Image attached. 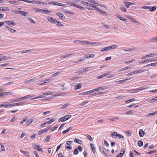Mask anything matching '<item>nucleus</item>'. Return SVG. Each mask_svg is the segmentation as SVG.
I'll use <instances>...</instances> for the list:
<instances>
[{"label": "nucleus", "mask_w": 157, "mask_h": 157, "mask_svg": "<svg viewBox=\"0 0 157 157\" xmlns=\"http://www.w3.org/2000/svg\"><path fill=\"white\" fill-rule=\"evenodd\" d=\"M71 116H72L71 115H67L64 117H61L58 120V121L59 122L65 121L70 118Z\"/></svg>", "instance_id": "1"}, {"label": "nucleus", "mask_w": 157, "mask_h": 157, "mask_svg": "<svg viewBox=\"0 0 157 157\" xmlns=\"http://www.w3.org/2000/svg\"><path fill=\"white\" fill-rule=\"evenodd\" d=\"M105 89H106V88L105 87H98L95 89L90 90L89 92L90 93H92L95 92H97L99 90H104Z\"/></svg>", "instance_id": "2"}, {"label": "nucleus", "mask_w": 157, "mask_h": 157, "mask_svg": "<svg viewBox=\"0 0 157 157\" xmlns=\"http://www.w3.org/2000/svg\"><path fill=\"white\" fill-rule=\"evenodd\" d=\"M82 1V3L84 4L85 5H86L87 6H90L92 8H93L95 10H96V9L97 8V7L94 5L92 4L89 3L87 2H86L84 1Z\"/></svg>", "instance_id": "3"}, {"label": "nucleus", "mask_w": 157, "mask_h": 157, "mask_svg": "<svg viewBox=\"0 0 157 157\" xmlns=\"http://www.w3.org/2000/svg\"><path fill=\"white\" fill-rule=\"evenodd\" d=\"M2 107H4L6 108H10L12 106V104H9V103L6 102L4 104H2Z\"/></svg>", "instance_id": "4"}, {"label": "nucleus", "mask_w": 157, "mask_h": 157, "mask_svg": "<svg viewBox=\"0 0 157 157\" xmlns=\"http://www.w3.org/2000/svg\"><path fill=\"white\" fill-rule=\"evenodd\" d=\"M96 10L98 12H99L101 13V14H102L103 15L106 16L108 14L106 12L101 10L98 7H97V8L96 9Z\"/></svg>", "instance_id": "5"}, {"label": "nucleus", "mask_w": 157, "mask_h": 157, "mask_svg": "<svg viewBox=\"0 0 157 157\" xmlns=\"http://www.w3.org/2000/svg\"><path fill=\"white\" fill-rule=\"evenodd\" d=\"M53 80L51 78L46 79L42 81V82L40 83L41 85H44L45 84L49 82H51Z\"/></svg>", "instance_id": "6"}, {"label": "nucleus", "mask_w": 157, "mask_h": 157, "mask_svg": "<svg viewBox=\"0 0 157 157\" xmlns=\"http://www.w3.org/2000/svg\"><path fill=\"white\" fill-rule=\"evenodd\" d=\"M56 14L58 16L60 19L64 20L66 18L61 13H56Z\"/></svg>", "instance_id": "7"}, {"label": "nucleus", "mask_w": 157, "mask_h": 157, "mask_svg": "<svg viewBox=\"0 0 157 157\" xmlns=\"http://www.w3.org/2000/svg\"><path fill=\"white\" fill-rule=\"evenodd\" d=\"M155 55L154 54H149L148 55H146L142 57V59H145L149 57H153L155 56Z\"/></svg>", "instance_id": "8"}, {"label": "nucleus", "mask_w": 157, "mask_h": 157, "mask_svg": "<svg viewBox=\"0 0 157 157\" xmlns=\"http://www.w3.org/2000/svg\"><path fill=\"white\" fill-rule=\"evenodd\" d=\"M156 61V60L155 59H147L146 60H143V61H141L140 63H144L146 62H151L152 61Z\"/></svg>", "instance_id": "9"}, {"label": "nucleus", "mask_w": 157, "mask_h": 157, "mask_svg": "<svg viewBox=\"0 0 157 157\" xmlns=\"http://www.w3.org/2000/svg\"><path fill=\"white\" fill-rule=\"evenodd\" d=\"M25 104L24 102H21L17 103H14L12 104V106H19L21 105H24Z\"/></svg>", "instance_id": "10"}, {"label": "nucleus", "mask_w": 157, "mask_h": 157, "mask_svg": "<svg viewBox=\"0 0 157 157\" xmlns=\"http://www.w3.org/2000/svg\"><path fill=\"white\" fill-rule=\"evenodd\" d=\"M124 152V149H122L120 153L117 155L116 157H121Z\"/></svg>", "instance_id": "11"}, {"label": "nucleus", "mask_w": 157, "mask_h": 157, "mask_svg": "<svg viewBox=\"0 0 157 157\" xmlns=\"http://www.w3.org/2000/svg\"><path fill=\"white\" fill-rule=\"evenodd\" d=\"M51 4H53L55 5L59 6H64V5L63 4H62L61 3H59V2H52L51 3Z\"/></svg>", "instance_id": "12"}, {"label": "nucleus", "mask_w": 157, "mask_h": 157, "mask_svg": "<svg viewBox=\"0 0 157 157\" xmlns=\"http://www.w3.org/2000/svg\"><path fill=\"white\" fill-rule=\"evenodd\" d=\"M118 134L115 132H113L111 133V136L112 137L117 138Z\"/></svg>", "instance_id": "13"}, {"label": "nucleus", "mask_w": 157, "mask_h": 157, "mask_svg": "<svg viewBox=\"0 0 157 157\" xmlns=\"http://www.w3.org/2000/svg\"><path fill=\"white\" fill-rule=\"evenodd\" d=\"M62 11L63 12L66 13L68 14H74V13L71 12V11H69V10H68L67 9H63V10H62Z\"/></svg>", "instance_id": "14"}, {"label": "nucleus", "mask_w": 157, "mask_h": 157, "mask_svg": "<svg viewBox=\"0 0 157 157\" xmlns=\"http://www.w3.org/2000/svg\"><path fill=\"white\" fill-rule=\"evenodd\" d=\"M157 101V96L148 100V102L151 103H153Z\"/></svg>", "instance_id": "15"}, {"label": "nucleus", "mask_w": 157, "mask_h": 157, "mask_svg": "<svg viewBox=\"0 0 157 157\" xmlns=\"http://www.w3.org/2000/svg\"><path fill=\"white\" fill-rule=\"evenodd\" d=\"M10 57L7 56H4L2 57L1 58V61H2L3 60H6L7 59H10Z\"/></svg>", "instance_id": "16"}, {"label": "nucleus", "mask_w": 157, "mask_h": 157, "mask_svg": "<svg viewBox=\"0 0 157 157\" xmlns=\"http://www.w3.org/2000/svg\"><path fill=\"white\" fill-rule=\"evenodd\" d=\"M139 134L140 137H143L144 135V132L142 129H140L139 131Z\"/></svg>", "instance_id": "17"}, {"label": "nucleus", "mask_w": 157, "mask_h": 157, "mask_svg": "<svg viewBox=\"0 0 157 157\" xmlns=\"http://www.w3.org/2000/svg\"><path fill=\"white\" fill-rule=\"evenodd\" d=\"M74 141L76 143L79 144H82V141L77 138H75L74 139Z\"/></svg>", "instance_id": "18"}, {"label": "nucleus", "mask_w": 157, "mask_h": 157, "mask_svg": "<svg viewBox=\"0 0 157 157\" xmlns=\"http://www.w3.org/2000/svg\"><path fill=\"white\" fill-rule=\"evenodd\" d=\"M18 13L24 16H26V14H28L27 12L23 11H19L18 12Z\"/></svg>", "instance_id": "19"}, {"label": "nucleus", "mask_w": 157, "mask_h": 157, "mask_svg": "<svg viewBox=\"0 0 157 157\" xmlns=\"http://www.w3.org/2000/svg\"><path fill=\"white\" fill-rule=\"evenodd\" d=\"M127 80V79H124L121 80H119V81H116L115 82L116 83L119 84H120V83H123L124 82H126Z\"/></svg>", "instance_id": "20"}, {"label": "nucleus", "mask_w": 157, "mask_h": 157, "mask_svg": "<svg viewBox=\"0 0 157 157\" xmlns=\"http://www.w3.org/2000/svg\"><path fill=\"white\" fill-rule=\"evenodd\" d=\"M11 100H12L13 102H15L23 100V98L22 97L21 98H17L16 99H11Z\"/></svg>", "instance_id": "21"}, {"label": "nucleus", "mask_w": 157, "mask_h": 157, "mask_svg": "<svg viewBox=\"0 0 157 157\" xmlns=\"http://www.w3.org/2000/svg\"><path fill=\"white\" fill-rule=\"evenodd\" d=\"M61 71H57L56 73H55L54 74H52L51 75V76L52 77H55V76H58L59 74L61 73Z\"/></svg>", "instance_id": "22"}, {"label": "nucleus", "mask_w": 157, "mask_h": 157, "mask_svg": "<svg viewBox=\"0 0 157 157\" xmlns=\"http://www.w3.org/2000/svg\"><path fill=\"white\" fill-rule=\"evenodd\" d=\"M47 19L51 23H54L55 22V20L51 17H48Z\"/></svg>", "instance_id": "23"}, {"label": "nucleus", "mask_w": 157, "mask_h": 157, "mask_svg": "<svg viewBox=\"0 0 157 157\" xmlns=\"http://www.w3.org/2000/svg\"><path fill=\"white\" fill-rule=\"evenodd\" d=\"M90 145L92 148L93 153H95L96 152V150L94 148V144H90Z\"/></svg>", "instance_id": "24"}, {"label": "nucleus", "mask_w": 157, "mask_h": 157, "mask_svg": "<svg viewBox=\"0 0 157 157\" xmlns=\"http://www.w3.org/2000/svg\"><path fill=\"white\" fill-rule=\"evenodd\" d=\"M145 70L144 69L143 70H138L136 71H134V72H135V74H138L139 73H140L143 72L145 71Z\"/></svg>", "instance_id": "25"}, {"label": "nucleus", "mask_w": 157, "mask_h": 157, "mask_svg": "<svg viewBox=\"0 0 157 157\" xmlns=\"http://www.w3.org/2000/svg\"><path fill=\"white\" fill-rule=\"evenodd\" d=\"M33 95H27L25 96L22 97V98H23V100L26 99H29L30 98H31L33 97Z\"/></svg>", "instance_id": "26"}, {"label": "nucleus", "mask_w": 157, "mask_h": 157, "mask_svg": "<svg viewBox=\"0 0 157 157\" xmlns=\"http://www.w3.org/2000/svg\"><path fill=\"white\" fill-rule=\"evenodd\" d=\"M70 104L68 103H66L64 105H63L61 107V108L62 109H63L67 107Z\"/></svg>", "instance_id": "27"}, {"label": "nucleus", "mask_w": 157, "mask_h": 157, "mask_svg": "<svg viewBox=\"0 0 157 157\" xmlns=\"http://www.w3.org/2000/svg\"><path fill=\"white\" fill-rule=\"evenodd\" d=\"M82 87V86L80 84H79L75 86V90H77L78 89H80Z\"/></svg>", "instance_id": "28"}, {"label": "nucleus", "mask_w": 157, "mask_h": 157, "mask_svg": "<svg viewBox=\"0 0 157 157\" xmlns=\"http://www.w3.org/2000/svg\"><path fill=\"white\" fill-rule=\"evenodd\" d=\"M51 126L49 125L46 128H45V129H43V130L44 131V132H47L50 129H51Z\"/></svg>", "instance_id": "29"}, {"label": "nucleus", "mask_w": 157, "mask_h": 157, "mask_svg": "<svg viewBox=\"0 0 157 157\" xmlns=\"http://www.w3.org/2000/svg\"><path fill=\"white\" fill-rule=\"evenodd\" d=\"M156 114H157V111H155L153 113H152L148 114L146 116L148 117L151 116H155Z\"/></svg>", "instance_id": "30"}, {"label": "nucleus", "mask_w": 157, "mask_h": 157, "mask_svg": "<svg viewBox=\"0 0 157 157\" xmlns=\"http://www.w3.org/2000/svg\"><path fill=\"white\" fill-rule=\"evenodd\" d=\"M117 47V46L116 44L112 45L109 46V50L113 49H115Z\"/></svg>", "instance_id": "31"}, {"label": "nucleus", "mask_w": 157, "mask_h": 157, "mask_svg": "<svg viewBox=\"0 0 157 157\" xmlns=\"http://www.w3.org/2000/svg\"><path fill=\"white\" fill-rule=\"evenodd\" d=\"M95 55L94 54H91L89 56H84V58L86 59H89L90 58H93L94 56Z\"/></svg>", "instance_id": "32"}, {"label": "nucleus", "mask_w": 157, "mask_h": 157, "mask_svg": "<svg viewBox=\"0 0 157 157\" xmlns=\"http://www.w3.org/2000/svg\"><path fill=\"white\" fill-rule=\"evenodd\" d=\"M99 44V43L98 42H93L91 41H88L87 42V45H92L94 44H97V45H98V44Z\"/></svg>", "instance_id": "33"}, {"label": "nucleus", "mask_w": 157, "mask_h": 157, "mask_svg": "<svg viewBox=\"0 0 157 157\" xmlns=\"http://www.w3.org/2000/svg\"><path fill=\"white\" fill-rule=\"evenodd\" d=\"M156 9V6H154L152 7H150L149 11L152 12L155 11Z\"/></svg>", "instance_id": "34"}, {"label": "nucleus", "mask_w": 157, "mask_h": 157, "mask_svg": "<svg viewBox=\"0 0 157 157\" xmlns=\"http://www.w3.org/2000/svg\"><path fill=\"white\" fill-rule=\"evenodd\" d=\"M9 2H10L11 3H12V4L15 5H17L19 4V2H17V1H9Z\"/></svg>", "instance_id": "35"}, {"label": "nucleus", "mask_w": 157, "mask_h": 157, "mask_svg": "<svg viewBox=\"0 0 157 157\" xmlns=\"http://www.w3.org/2000/svg\"><path fill=\"white\" fill-rule=\"evenodd\" d=\"M5 22L8 25H15L14 23L13 22H13H11L9 21H5Z\"/></svg>", "instance_id": "36"}, {"label": "nucleus", "mask_w": 157, "mask_h": 157, "mask_svg": "<svg viewBox=\"0 0 157 157\" xmlns=\"http://www.w3.org/2000/svg\"><path fill=\"white\" fill-rule=\"evenodd\" d=\"M109 50V46H108V47H105V48L102 49H101V51H102V52H104L105 51H108Z\"/></svg>", "instance_id": "37"}, {"label": "nucleus", "mask_w": 157, "mask_h": 157, "mask_svg": "<svg viewBox=\"0 0 157 157\" xmlns=\"http://www.w3.org/2000/svg\"><path fill=\"white\" fill-rule=\"evenodd\" d=\"M35 149H36L40 151H43L42 149L41 148L39 145H38V146L36 147H35Z\"/></svg>", "instance_id": "38"}, {"label": "nucleus", "mask_w": 157, "mask_h": 157, "mask_svg": "<svg viewBox=\"0 0 157 157\" xmlns=\"http://www.w3.org/2000/svg\"><path fill=\"white\" fill-rule=\"evenodd\" d=\"M21 152L25 155V156L28 157L29 156V153L27 151H23Z\"/></svg>", "instance_id": "39"}, {"label": "nucleus", "mask_w": 157, "mask_h": 157, "mask_svg": "<svg viewBox=\"0 0 157 157\" xmlns=\"http://www.w3.org/2000/svg\"><path fill=\"white\" fill-rule=\"evenodd\" d=\"M134 112L133 110H130L126 112L125 113V114L126 115H128L133 113H134Z\"/></svg>", "instance_id": "40"}, {"label": "nucleus", "mask_w": 157, "mask_h": 157, "mask_svg": "<svg viewBox=\"0 0 157 157\" xmlns=\"http://www.w3.org/2000/svg\"><path fill=\"white\" fill-rule=\"evenodd\" d=\"M157 152V151L156 150H154L153 151H150L149 152H147V154H152L154 153H155Z\"/></svg>", "instance_id": "41"}, {"label": "nucleus", "mask_w": 157, "mask_h": 157, "mask_svg": "<svg viewBox=\"0 0 157 157\" xmlns=\"http://www.w3.org/2000/svg\"><path fill=\"white\" fill-rule=\"evenodd\" d=\"M117 138L123 140L124 139V136L122 135L118 134Z\"/></svg>", "instance_id": "42"}, {"label": "nucleus", "mask_w": 157, "mask_h": 157, "mask_svg": "<svg viewBox=\"0 0 157 157\" xmlns=\"http://www.w3.org/2000/svg\"><path fill=\"white\" fill-rule=\"evenodd\" d=\"M90 94V93L89 91H87L86 92H84L81 93H80L79 94V95H85L88 94Z\"/></svg>", "instance_id": "43"}, {"label": "nucleus", "mask_w": 157, "mask_h": 157, "mask_svg": "<svg viewBox=\"0 0 157 157\" xmlns=\"http://www.w3.org/2000/svg\"><path fill=\"white\" fill-rule=\"evenodd\" d=\"M53 93L52 92H44L43 93V94L44 95H50L52 94Z\"/></svg>", "instance_id": "44"}, {"label": "nucleus", "mask_w": 157, "mask_h": 157, "mask_svg": "<svg viewBox=\"0 0 157 157\" xmlns=\"http://www.w3.org/2000/svg\"><path fill=\"white\" fill-rule=\"evenodd\" d=\"M135 101V99H134V98H132V99H128V100H127L126 101V103L131 102H132V101Z\"/></svg>", "instance_id": "45"}, {"label": "nucleus", "mask_w": 157, "mask_h": 157, "mask_svg": "<svg viewBox=\"0 0 157 157\" xmlns=\"http://www.w3.org/2000/svg\"><path fill=\"white\" fill-rule=\"evenodd\" d=\"M138 145L140 147H141L143 145V144L142 141L139 140L138 142Z\"/></svg>", "instance_id": "46"}, {"label": "nucleus", "mask_w": 157, "mask_h": 157, "mask_svg": "<svg viewBox=\"0 0 157 157\" xmlns=\"http://www.w3.org/2000/svg\"><path fill=\"white\" fill-rule=\"evenodd\" d=\"M148 88V87L147 86H144L141 87L139 88V89H140V91H141V90L147 89Z\"/></svg>", "instance_id": "47"}, {"label": "nucleus", "mask_w": 157, "mask_h": 157, "mask_svg": "<svg viewBox=\"0 0 157 157\" xmlns=\"http://www.w3.org/2000/svg\"><path fill=\"white\" fill-rule=\"evenodd\" d=\"M128 18L130 20L133 22H137L136 21L135 19L134 18H133V17H128Z\"/></svg>", "instance_id": "48"}, {"label": "nucleus", "mask_w": 157, "mask_h": 157, "mask_svg": "<svg viewBox=\"0 0 157 157\" xmlns=\"http://www.w3.org/2000/svg\"><path fill=\"white\" fill-rule=\"evenodd\" d=\"M135 61V59H132L131 60H128V61H125L124 62V63L125 64H127V63L128 64V63H132V62L134 61Z\"/></svg>", "instance_id": "49"}, {"label": "nucleus", "mask_w": 157, "mask_h": 157, "mask_svg": "<svg viewBox=\"0 0 157 157\" xmlns=\"http://www.w3.org/2000/svg\"><path fill=\"white\" fill-rule=\"evenodd\" d=\"M117 17L118 18H119L121 20L124 21H126V20L125 19H124V18H123V17H121L120 15H118L117 16Z\"/></svg>", "instance_id": "50"}, {"label": "nucleus", "mask_w": 157, "mask_h": 157, "mask_svg": "<svg viewBox=\"0 0 157 157\" xmlns=\"http://www.w3.org/2000/svg\"><path fill=\"white\" fill-rule=\"evenodd\" d=\"M33 122V121L31 119L29 120L26 122V124L28 125H29Z\"/></svg>", "instance_id": "51"}, {"label": "nucleus", "mask_w": 157, "mask_h": 157, "mask_svg": "<svg viewBox=\"0 0 157 157\" xmlns=\"http://www.w3.org/2000/svg\"><path fill=\"white\" fill-rule=\"evenodd\" d=\"M50 137V136L48 135L45 140V142L46 143L48 142L49 141Z\"/></svg>", "instance_id": "52"}, {"label": "nucleus", "mask_w": 157, "mask_h": 157, "mask_svg": "<svg viewBox=\"0 0 157 157\" xmlns=\"http://www.w3.org/2000/svg\"><path fill=\"white\" fill-rule=\"evenodd\" d=\"M5 95H11L13 94V93L11 92H4Z\"/></svg>", "instance_id": "53"}, {"label": "nucleus", "mask_w": 157, "mask_h": 157, "mask_svg": "<svg viewBox=\"0 0 157 157\" xmlns=\"http://www.w3.org/2000/svg\"><path fill=\"white\" fill-rule=\"evenodd\" d=\"M84 60V59H79V60H78V61H75V62H72L73 63H76L80 62L83 61Z\"/></svg>", "instance_id": "54"}, {"label": "nucleus", "mask_w": 157, "mask_h": 157, "mask_svg": "<svg viewBox=\"0 0 157 157\" xmlns=\"http://www.w3.org/2000/svg\"><path fill=\"white\" fill-rule=\"evenodd\" d=\"M42 11V12L44 13H51V11L47 10H43Z\"/></svg>", "instance_id": "55"}, {"label": "nucleus", "mask_w": 157, "mask_h": 157, "mask_svg": "<svg viewBox=\"0 0 157 157\" xmlns=\"http://www.w3.org/2000/svg\"><path fill=\"white\" fill-rule=\"evenodd\" d=\"M131 91H134V92H137L140 91L139 88L134 89L131 90Z\"/></svg>", "instance_id": "56"}, {"label": "nucleus", "mask_w": 157, "mask_h": 157, "mask_svg": "<svg viewBox=\"0 0 157 157\" xmlns=\"http://www.w3.org/2000/svg\"><path fill=\"white\" fill-rule=\"evenodd\" d=\"M78 149L77 148H76V149H75V150L74 151V154L75 155H76L78 154Z\"/></svg>", "instance_id": "57"}, {"label": "nucleus", "mask_w": 157, "mask_h": 157, "mask_svg": "<svg viewBox=\"0 0 157 157\" xmlns=\"http://www.w3.org/2000/svg\"><path fill=\"white\" fill-rule=\"evenodd\" d=\"M105 77V75H104V74H103L102 75H100L99 76H98L96 78H97V79H99V78H101L103 77Z\"/></svg>", "instance_id": "58"}, {"label": "nucleus", "mask_w": 157, "mask_h": 157, "mask_svg": "<svg viewBox=\"0 0 157 157\" xmlns=\"http://www.w3.org/2000/svg\"><path fill=\"white\" fill-rule=\"evenodd\" d=\"M88 102V101H83L82 102L81 104H80L79 105L80 106H83L86 104Z\"/></svg>", "instance_id": "59"}, {"label": "nucleus", "mask_w": 157, "mask_h": 157, "mask_svg": "<svg viewBox=\"0 0 157 157\" xmlns=\"http://www.w3.org/2000/svg\"><path fill=\"white\" fill-rule=\"evenodd\" d=\"M86 137L88 138L91 141L93 140V139L91 136L90 135H87L86 136Z\"/></svg>", "instance_id": "60"}, {"label": "nucleus", "mask_w": 157, "mask_h": 157, "mask_svg": "<svg viewBox=\"0 0 157 157\" xmlns=\"http://www.w3.org/2000/svg\"><path fill=\"white\" fill-rule=\"evenodd\" d=\"M87 42L88 41H85V40H83V41H81V44H87Z\"/></svg>", "instance_id": "61"}, {"label": "nucleus", "mask_w": 157, "mask_h": 157, "mask_svg": "<svg viewBox=\"0 0 157 157\" xmlns=\"http://www.w3.org/2000/svg\"><path fill=\"white\" fill-rule=\"evenodd\" d=\"M74 42L76 44H81V41L79 40H75L74 41Z\"/></svg>", "instance_id": "62"}, {"label": "nucleus", "mask_w": 157, "mask_h": 157, "mask_svg": "<svg viewBox=\"0 0 157 157\" xmlns=\"http://www.w3.org/2000/svg\"><path fill=\"white\" fill-rule=\"evenodd\" d=\"M9 64H10V63H5L4 64H3L0 65V67H3L5 66L9 65Z\"/></svg>", "instance_id": "63"}, {"label": "nucleus", "mask_w": 157, "mask_h": 157, "mask_svg": "<svg viewBox=\"0 0 157 157\" xmlns=\"http://www.w3.org/2000/svg\"><path fill=\"white\" fill-rule=\"evenodd\" d=\"M104 143L105 145L107 147H108L109 146V144L107 142V141L106 140L104 141Z\"/></svg>", "instance_id": "64"}]
</instances>
